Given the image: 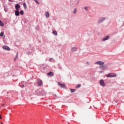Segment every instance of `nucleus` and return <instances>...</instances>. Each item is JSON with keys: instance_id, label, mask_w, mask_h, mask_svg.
<instances>
[{"instance_id": "obj_5", "label": "nucleus", "mask_w": 124, "mask_h": 124, "mask_svg": "<svg viewBox=\"0 0 124 124\" xmlns=\"http://www.w3.org/2000/svg\"><path fill=\"white\" fill-rule=\"evenodd\" d=\"M26 82L21 81L20 83H19V87L21 88H25V85H26Z\"/></svg>"}, {"instance_id": "obj_39", "label": "nucleus", "mask_w": 124, "mask_h": 124, "mask_svg": "<svg viewBox=\"0 0 124 124\" xmlns=\"http://www.w3.org/2000/svg\"><path fill=\"white\" fill-rule=\"evenodd\" d=\"M52 59H53V58H50V60H52Z\"/></svg>"}, {"instance_id": "obj_19", "label": "nucleus", "mask_w": 124, "mask_h": 124, "mask_svg": "<svg viewBox=\"0 0 124 124\" xmlns=\"http://www.w3.org/2000/svg\"><path fill=\"white\" fill-rule=\"evenodd\" d=\"M19 14H20L21 15H24V11L21 10L19 12Z\"/></svg>"}, {"instance_id": "obj_2", "label": "nucleus", "mask_w": 124, "mask_h": 124, "mask_svg": "<svg viewBox=\"0 0 124 124\" xmlns=\"http://www.w3.org/2000/svg\"><path fill=\"white\" fill-rule=\"evenodd\" d=\"M107 77H108L109 78H113L114 77H116V74L114 73H109L107 76Z\"/></svg>"}, {"instance_id": "obj_32", "label": "nucleus", "mask_w": 124, "mask_h": 124, "mask_svg": "<svg viewBox=\"0 0 124 124\" xmlns=\"http://www.w3.org/2000/svg\"><path fill=\"white\" fill-rule=\"evenodd\" d=\"M8 1H9L10 2H13V0H8Z\"/></svg>"}, {"instance_id": "obj_27", "label": "nucleus", "mask_w": 124, "mask_h": 124, "mask_svg": "<svg viewBox=\"0 0 124 124\" xmlns=\"http://www.w3.org/2000/svg\"><path fill=\"white\" fill-rule=\"evenodd\" d=\"M26 54H27V55H30L31 51H27Z\"/></svg>"}, {"instance_id": "obj_13", "label": "nucleus", "mask_w": 124, "mask_h": 124, "mask_svg": "<svg viewBox=\"0 0 124 124\" xmlns=\"http://www.w3.org/2000/svg\"><path fill=\"white\" fill-rule=\"evenodd\" d=\"M47 76H54V73L52 72H49L47 73Z\"/></svg>"}, {"instance_id": "obj_33", "label": "nucleus", "mask_w": 124, "mask_h": 124, "mask_svg": "<svg viewBox=\"0 0 124 124\" xmlns=\"http://www.w3.org/2000/svg\"><path fill=\"white\" fill-rule=\"evenodd\" d=\"M43 70H45L46 69V66H45L43 68Z\"/></svg>"}, {"instance_id": "obj_28", "label": "nucleus", "mask_w": 124, "mask_h": 124, "mask_svg": "<svg viewBox=\"0 0 124 124\" xmlns=\"http://www.w3.org/2000/svg\"><path fill=\"white\" fill-rule=\"evenodd\" d=\"M88 8H89V7H85L84 9L86 10V11H88Z\"/></svg>"}, {"instance_id": "obj_29", "label": "nucleus", "mask_w": 124, "mask_h": 124, "mask_svg": "<svg viewBox=\"0 0 124 124\" xmlns=\"http://www.w3.org/2000/svg\"><path fill=\"white\" fill-rule=\"evenodd\" d=\"M18 52L16 54V58H18Z\"/></svg>"}, {"instance_id": "obj_3", "label": "nucleus", "mask_w": 124, "mask_h": 124, "mask_svg": "<svg viewBox=\"0 0 124 124\" xmlns=\"http://www.w3.org/2000/svg\"><path fill=\"white\" fill-rule=\"evenodd\" d=\"M105 17H100L97 21L98 24H101L103 21L105 20Z\"/></svg>"}, {"instance_id": "obj_31", "label": "nucleus", "mask_w": 124, "mask_h": 124, "mask_svg": "<svg viewBox=\"0 0 124 124\" xmlns=\"http://www.w3.org/2000/svg\"><path fill=\"white\" fill-rule=\"evenodd\" d=\"M38 95H41V93L39 92V93H37Z\"/></svg>"}, {"instance_id": "obj_10", "label": "nucleus", "mask_w": 124, "mask_h": 124, "mask_svg": "<svg viewBox=\"0 0 124 124\" xmlns=\"http://www.w3.org/2000/svg\"><path fill=\"white\" fill-rule=\"evenodd\" d=\"M109 38H110V36H106L105 38L102 39V41H106V40H108Z\"/></svg>"}, {"instance_id": "obj_22", "label": "nucleus", "mask_w": 124, "mask_h": 124, "mask_svg": "<svg viewBox=\"0 0 124 124\" xmlns=\"http://www.w3.org/2000/svg\"><path fill=\"white\" fill-rule=\"evenodd\" d=\"M81 87V84H78V85L76 86V89H78V88H80Z\"/></svg>"}, {"instance_id": "obj_20", "label": "nucleus", "mask_w": 124, "mask_h": 124, "mask_svg": "<svg viewBox=\"0 0 124 124\" xmlns=\"http://www.w3.org/2000/svg\"><path fill=\"white\" fill-rule=\"evenodd\" d=\"M0 27H3V26H4V23H3L2 21H1V22L0 23Z\"/></svg>"}, {"instance_id": "obj_16", "label": "nucleus", "mask_w": 124, "mask_h": 124, "mask_svg": "<svg viewBox=\"0 0 124 124\" xmlns=\"http://www.w3.org/2000/svg\"><path fill=\"white\" fill-rule=\"evenodd\" d=\"M23 7L25 9H27V8H28V7L27 6V4H26L25 2L23 3Z\"/></svg>"}, {"instance_id": "obj_14", "label": "nucleus", "mask_w": 124, "mask_h": 124, "mask_svg": "<svg viewBox=\"0 0 124 124\" xmlns=\"http://www.w3.org/2000/svg\"><path fill=\"white\" fill-rule=\"evenodd\" d=\"M77 48L76 47H73L71 48L72 52H75L76 51H77Z\"/></svg>"}, {"instance_id": "obj_8", "label": "nucleus", "mask_w": 124, "mask_h": 124, "mask_svg": "<svg viewBox=\"0 0 124 124\" xmlns=\"http://www.w3.org/2000/svg\"><path fill=\"white\" fill-rule=\"evenodd\" d=\"M108 65L107 64H104L102 66H100V67L101 69L104 70V69H107Z\"/></svg>"}, {"instance_id": "obj_18", "label": "nucleus", "mask_w": 124, "mask_h": 124, "mask_svg": "<svg viewBox=\"0 0 124 124\" xmlns=\"http://www.w3.org/2000/svg\"><path fill=\"white\" fill-rule=\"evenodd\" d=\"M4 10L5 12H7V11H8V9H7L6 7L4 6Z\"/></svg>"}, {"instance_id": "obj_21", "label": "nucleus", "mask_w": 124, "mask_h": 124, "mask_svg": "<svg viewBox=\"0 0 124 124\" xmlns=\"http://www.w3.org/2000/svg\"><path fill=\"white\" fill-rule=\"evenodd\" d=\"M58 66L60 69H62V66L61 65V64H58Z\"/></svg>"}, {"instance_id": "obj_1", "label": "nucleus", "mask_w": 124, "mask_h": 124, "mask_svg": "<svg viewBox=\"0 0 124 124\" xmlns=\"http://www.w3.org/2000/svg\"><path fill=\"white\" fill-rule=\"evenodd\" d=\"M37 83L39 87H41V86L43 85V81H42V80L40 79V78H38L37 79Z\"/></svg>"}, {"instance_id": "obj_15", "label": "nucleus", "mask_w": 124, "mask_h": 124, "mask_svg": "<svg viewBox=\"0 0 124 124\" xmlns=\"http://www.w3.org/2000/svg\"><path fill=\"white\" fill-rule=\"evenodd\" d=\"M45 16L46 18H49V17L50 16V14L48 12H46L45 14Z\"/></svg>"}, {"instance_id": "obj_26", "label": "nucleus", "mask_w": 124, "mask_h": 124, "mask_svg": "<svg viewBox=\"0 0 124 124\" xmlns=\"http://www.w3.org/2000/svg\"><path fill=\"white\" fill-rule=\"evenodd\" d=\"M70 91H71V93H74V92H75V91H76V90L70 89Z\"/></svg>"}, {"instance_id": "obj_34", "label": "nucleus", "mask_w": 124, "mask_h": 124, "mask_svg": "<svg viewBox=\"0 0 124 124\" xmlns=\"http://www.w3.org/2000/svg\"><path fill=\"white\" fill-rule=\"evenodd\" d=\"M17 60V58L16 57H15V58H14V61H16Z\"/></svg>"}, {"instance_id": "obj_6", "label": "nucleus", "mask_w": 124, "mask_h": 124, "mask_svg": "<svg viewBox=\"0 0 124 124\" xmlns=\"http://www.w3.org/2000/svg\"><path fill=\"white\" fill-rule=\"evenodd\" d=\"M100 85L102 87H105V83H104V80L103 79H100L99 81Z\"/></svg>"}, {"instance_id": "obj_7", "label": "nucleus", "mask_w": 124, "mask_h": 124, "mask_svg": "<svg viewBox=\"0 0 124 124\" xmlns=\"http://www.w3.org/2000/svg\"><path fill=\"white\" fill-rule=\"evenodd\" d=\"M58 84L59 86L61 87V88H63L64 89H65V88H66V87L65 86V84H62L61 82H58Z\"/></svg>"}, {"instance_id": "obj_38", "label": "nucleus", "mask_w": 124, "mask_h": 124, "mask_svg": "<svg viewBox=\"0 0 124 124\" xmlns=\"http://www.w3.org/2000/svg\"><path fill=\"white\" fill-rule=\"evenodd\" d=\"M29 46H30V47H31V45L30 44H29Z\"/></svg>"}, {"instance_id": "obj_17", "label": "nucleus", "mask_w": 124, "mask_h": 124, "mask_svg": "<svg viewBox=\"0 0 124 124\" xmlns=\"http://www.w3.org/2000/svg\"><path fill=\"white\" fill-rule=\"evenodd\" d=\"M53 33L54 35H58V32L56 31H53Z\"/></svg>"}, {"instance_id": "obj_23", "label": "nucleus", "mask_w": 124, "mask_h": 124, "mask_svg": "<svg viewBox=\"0 0 124 124\" xmlns=\"http://www.w3.org/2000/svg\"><path fill=\"white\" fill-rule=\"evenodd\" d=\"M76 12H77V9H76V8H75L74 9V11H73V13H74V14H75V13H76Z\"/></svg>"}, {"instance_id": "obj_35", "label": "nucleus", "mask_w": 124, "mask_h": 124, "mask_svg": "<svg viewBox=\"0 0 124 124\" xmlns=\"http://www.w3.org/2000/svg\"><path fill=\"white\" fill-rule=\"evenodd\" d=\"M38 92H39V90H37V91H36V93H38Z\"/></svg>"}, {"instance_id": "obj_4", "label": "nucleus", "mask_w": 124, "mask_h": 124, "mask_svg": "<svg viewBox=\"0 0 124 124\" xmlns=\"http://www.w3.org/2000/svg\"><path fill=\"white\" fill-rule=\"evenodd\" d=\"M95 64H99L100 66H102V65H104V62L102 61H97L95 62Z\"/></svg>"}, {"instance_id": "obj_12", "label": "nucleus", "mask_w": 124, "mask_h": 124, "mask_svg": "<svg viewBox=\"0 0 124 124\" xmlns=\"http://www.w3.org/2000/svg\"><path fill=\"white\" fill-rule=\"evenodd\" d=\"M15 15H16V16H19L20 12H19V10H16V11H15Z\"/></svg>"}, {"instance_id": "obj_36", "label": "nucleus", "mask_w": 124, "mask_h": 124, "mask_svg": "<svg viewBox=\"0 0 124 124\" xmlns=\"http://www.w3.org/2000/svg\"><path fill=\"white\" fill-rule=\"evenodd\" d=\"M0 119L1 120L2 119V117H1V116H0Z\"/></svg>"}, {"instance_id": "obj_37", "label": "nucleus", "mask_w": 124, "mask_h": 124, "mask_svg": "<svg viewBox=\"0 0 124 124\" xmlns=\"http://www.w3.org/2000/svg\"><path fill=\"white\" fill-rule=\"evenodd\" d=\"M1 22H2V21H1V20H0V23H1Z\"/></svg>"}, {"instance_id": "obj_25", "label": "nucleus", "mask_w": 124, "mask_h": 124, "mask_svg": "<svg viewBox=\"0 0 124 124\" xmlns=\"http://www.w3.org/2000/svg\"><path fill=\"white\" fill-rule=\"evenodd\" d=\"M34 1H35V2H36V3H37V4H40V3H39V2H38V0H33Z\"/></svg>"}, {"instance_id": "obj_30", "label": "nucleus", "mask_w": 124, "mask_h": 124, "mask_svg": "<svg viewBox=\"0 0 124 124\" xmlns=\"http://www.w3.org/2000/svg\"><path fill=\"white\" fill-rule=\"evenodd\" d=\"M86 64H88V65H90V62H87Z\"/></svg>"}, {"instance_id": "obj_9", "label": "nucleus", "mask_w": 124, "mask_h": 124, "mask_svg": "<svg viewBox=\"0 0 124 124\" xmlns=\"http://www.w3.org/2000/svg\"><path fill=\"white\" fill-rule=\"evenodd\" d=\"M3 49H4V50H6V51H10V48L7 46H3Z\"/></svg>"}, {"instance_id": "obj_11", "label": "nucleus", "mask_w": 124, "mask_h": 124, "mask_svg": "<svg viewBox=\"0 0 124 124\" xmlns=\"http://www.w3.org/2000/svg\"><path fill=\"white\" fill-rule=\"evenodd\" d=\"M20 7L21 6L19 4H16L15 5L16 10H19V8H20Z\"/></svg>"}, {"instance_id": "obj_24", "label": "nucleus", "mask_w": 124, "mask_h": 124, "mask_svg": "<svg viewBox=\"0 0 124 124\" xmlns=\"http://www.w3.org/2000/svg\"><path fill=\"white\" fill-rule=\"evenodd\" d=\"M4 34V33L3 32H1L0 33V36H1V37H2Z\"/></svg>"}]
</instances>
